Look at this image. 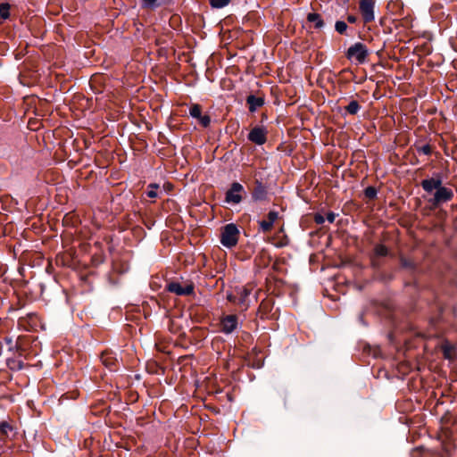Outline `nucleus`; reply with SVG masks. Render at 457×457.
Listing matches in <instances>:
<instances>
[{
	"label": "nucleus",
	"mask_w": 457,
	"mask_h": 457,
	"mask_svg": "<svg viewBox=\"0 0 457 457\" xmlns=\"http://www.w3.org/2000/svg\"><path fill=\"white\" fill-rule=\"evenodd\" d=\"M368 56L369 50L367 46L361 42H356L352 45L345 53V57L351 62H355L357 64L366 62Z\"/></svg>",
	"instance_id": "obj_1"
},
{
	"label": "nucleus",
	"mask_w": 457,
	"mask_h": 457,
	"mask_svg": "<svg viewBox=\"0 0 457 457\" xmlns=\"http://www.w3.org/2000/svg\"><path fill=\"white\" fill-rule=\"evenodd\" d=\"M239 230L237 227L229 223L222 228L220 235V243L228 248L235 246L238 242Z\"/></svg>",
	"instance_id": "obj_2"
},
{
	"label": "nucleus",
	"mask_w": 457,
	"mask_h": 457,
	"mask_svg": "<svg viewBox=\"0 0 457 457\" xmlns=\"http://www.w3.org/2000/svg\"><path fill=\"white\" fill-rule=\"evenodd\" d=\"M375 0H360L359 10L365 24L370 23L375 20Z\"/></svg>",
	"instance_id": "obj_3"
},
{
	"label": "nucleus",
	"mask_w": 457,
	"mask_h": 457,
	"mask_svg": "<svg viewBox=\"0 0 457 457\" xmlns=\"http://www.w3.org/2000/svg\"><path fill=\"white\" fill-rule=\"evenodd\" d=\"M244 187L238 182H233L225 195V202L238 204L243 200Z\"/></svg>",
	"instance_id": "obj_4"
},
{
	"label": "nucleus",
	"mask_w": 457,
	"mask_h": 457,
	"mask_svg": "<svg viewBox=\"0 0 457 457\" xmlns=\"http://www.w3.org/2000/svg\"><path fill=\"white\" fill-rule=\"evenodd\" d=\"M453 191L446 187L441 186L434 194L433 197L429 200L434 207H438L444 203L450 202L453 198Z\"/></svg>",
	"instance_id": "obj_5"
},
{
	"label": "nucleus",
	"mask_w": 457,
	"mask_h": 457,
	"mask_svg": "<svg viewBox=\"0 0 457 457\" xmlns=\"http://www.w3.org/2000/svg\"><path fill=\"white\" fill-rule=\"evenodd\" d=\"M268 131L264 127L256 126L251 129L248 134V140L258 145H262L267 141Z\"/></svg>",
	"instance_id": "obj_6"
},
{
	"label": "nucleus",
	"mask_w": 457,
	"mask_h": 457,
	"mask_svg": "<svg viewBox=\"0 0 457 457\" xmlns=\"http://www.w3.org/2000/svg\"><path fill=\"white\" fill-rule=\"evenodd\" d=\"M420 186L425 192L430 194L443 186L442 177L439 173H436L433 177L423 179Z\"/></svg>",
	"instance_id": "obj_7"
},
{
	"label": "nucleus",
	"mask_w": 457,
	"mask_h": 457,
	"mask_svg": "<svg viewBox=\"0 0 457 457\" xmlns=\"http://www.w3.org/2000/svg\"><path fill=\"white\" fill-rule=\"evenodd\" d=\"M167 289L170 293H174L177 295H189L194 292L193 284H187L182 286L179 282H170L167 286Z\"/></svg>",
	"instance_id": "obj_8"
},
{
	"label": "nucleus",
	"mask_w": 457,
	"mask_h": 457,
	"mask_svg": "<svg viewBox=\"0 0 457 457\" xmlns=\"http://www.w3.org/2000/svg\"><path fill=\"white\" fill-rule=\"evenodd\" d=\"M237 315H226L220 320L221 331L225 334H230L237 328Z\"/></svg>",
	"instance_id": "obj_9"
},
{
	"label": "nucleus",
	"mask_w": 457,
	"mask_h": 457,
	"mask_svg": "<svg viewBox=\"0 0 457 457\" xmlns=\"http://www.w3.org/2000/svg\"><path fill=\"white\" fill-rule=\"evenodd\" d=\"M278 212L276 211H270L267 215V220H259L258 224L260 227V229L263 233L270 232L272 228L275 221L278 219Z\"/></svg>",
	"instance_id": "obj_10"
},
{
	"label": "nucleus",
	"mask_w": 457,
	"mask_h": 457,
	"mask_svg": "<svg viewBox=\"0 0 457 457\" xmlns=\"http://www.w3.org/2000/svg\"><path fill=\"white\" fill-rule=\"evenodd\" d=\"M268 192L266 187L262 181L256 179L252 192V197L254 201H264L267 199Z\"/></svg>",
	"instance_id": "obj_11"
},
{
	"label": "nucleus",
	"mask_w": 457,
	"mask_h": 457,
	"mask_svg": "<svg viewBox=\"0 0 457 457\" xmlns=\"http://www.w3.org/2000/svg\"><path fill=\"white\" fill-rule=\"evenodd\" d=\"M273 309V303L270 299L262 300L258 308V315L261 319L268 318Z\"/></svg>",
	"instance_id": "obj_12"
},
{
	"label": "nucleus",
	"mask_w": 457,
	"mask_h": 457,
	"mask_svg": "<svg viewBox=\"0 0 457 457\" xmlns=\"http://www.w3.org/2000/svg\"><path fill=\"white\" fill-rule=\"evenodd\" d=\"M246 104H248L249 111L253 112L264 104V99L262 97L250 95L246 97Z\"/></svg>",
	"instance_id": "obj_13"
},
{
	"label": "nucleus",
	"mask_w": 457,
	"mask_h": 457,
	"mask_svg": "<svg viewBox=\"0 0 457 457\" xmlns=\"http://www.w3.org/2000/svg\"><path fill=\"white\" fill-rule=\"evenodd\" d=\"M102 363L110 370H113L118 362L112 353L104 352L101 355Z\"/></svg>",
	"instance_id": "obj_14"
},
{
	"label": "nucleus",
	"mask_w": 457,
	"mask_h": 457,
	"mask_svg": "<svg viewBox=\"0 0 457 457\" xmlns=\"http://www.w3.org/2000/svg\"><path fill=\"white\" fill-rule=\"evenodd\" d=\"M307 21L313 23L314 29H320L324 27V21L320 13L310 12L306 17Z\"/></svg>",
	"instance_id": "obj_15"
},
{
	"label": "nucleus",
	"mask_w": 457,
	"mask_h": 457,
	"mask_svg": "<svg viewBox=\"0 0 457 457\" xmlns=\"http://www.w3.org/2000/svg\"><path fill=\"white\" fill-rule=\"evenodd\" d=\"M12 430L13 427L9 422L2 421L0 423V441L5 442Z\"/></svg>",
	"instance_id": "obj_16"
},
{
	"label": "nucleus",
	"mask_w": 457,
	"mask_h": 457,
	"mask_svg": "<svg viewBox=\"0 0 457 457\" xmlns=\"http://www.w3.org/2000/svg\"><path fill=\"white\" fill-rule=\"evenodd\" d=\"M252 288H249L248 287H242L238 288L237 294L239 295L238 298V304L245 305V308L248 307V304L246 303V299L251 294Z\"/></svg>",
	"instance_id": "obj_17"
},
{
	"label": "nucleus",
	"mask_w": 457,
	"mask_h": 457,
	"mask_svg": "<svg viewBox=\"0 0 457 457\" xmlns=\"http://www.w3.org/2000/svg\"><path fill=\"white\" fill-rule=\"evenodd\" d=\"M415 149L418 154H423L425 155H430L433 152V147L429 144L425 145H415Z\"/></svg>",
	"instance_id": "obj_18"
},
{
	"label": "nucleus",
	"mask_w": 457,
	"mask_h": 457,
	"mask_svg": "<svg viewBox=\"0 0 457 457\" xmlns=\"http://www.w3.org/2000/svg\"><path fill=\"white\" fill-rule=\"evenodd\" d=\"M374 253L376 256L384 257L388 254V248L385 245L379 244L375 246Z\"/></svg>",
	"instance_id": "obj_19"
},
{
	"label": "nucleus",
	"mask_w": 457,
	"mask_h": 457,
	"mask_svg": "<svg viewBox=\"0 0 457 457\" xmlns=\"http://www.w3.org/2000/svg\"><path fill=\"white\" fill-rule=\"evenodd\" d=\"M159 185L155 183L149 184L147 187L146 195L150 198H156L158 196Z\"/></svg>",
	"instance_id": "obj_20"
},
{
	"label": "nucleus",
	"mask_w": 457,
	"mask_h": 457,
	"mask_svg": "<svg viewBox=\"0 0 457 457\" xmlns=\"http://www.w3.org/2000/svg\"><path fill=\"white\" fill-rule=\"evenodd\" d=\"M360 104L357 101L355 100H353L351 101L348 105L345 107V110L347 111L348 113L350 114H356L358 112V111L360 110Z\"/></svg>",
	"instance_id": "obj_21"
},
{
	"label": "nucleus",
	"mask_w": 457,
	"mask_h": 457,
	"mask_svg": "<svg viewBox=\"0 0 457 457\" xmlns=\"http://www.w3.org/2000/svg\"><path fill=\"white\" fill-rule=\"evenodd\" d=\"M10 4L7 3L0 4V17L4 20L10 16Z\"/></svg>",
	"instance_id": "obj_22"
},
{
	"label": "nucleus",
	"mask_w": 457,
	"mask_h": 457,
	"mask_svg": "<svg viewBox=\"0 0 457 457\" xmlns=\"http://www.w3.org/2000/svg\"><path fill=\"white\" fill-rule=\"evenodd\" d=\"M347 28L348 26L345 21H337L335 23V29L340 35H345L346 33Z\"/></svg>",
	"instance_id": "obj_23"
},
{
	"label": "nucleus",
	"mask_w": 457,
	"mask_h": 457,
	"mask_svg": "<svg viewBox=\"0 0 457 457\" xmlns=\"http://www.w3.org/2000/svg\"><path fill=\"white\" fill-rule=\"evenodd\" d=\"M231 0H209L212 8L220 9L227 6Z\"/></svg>",
	"instance_id": "obj_24"
},
{
	"label": "nucleus",
	"mask_w": 457,
	"mask_h": 457,
	"mask_svg": "<svg viewBox=\"0 0 457 457\" xmlns=\"http://www.w3.org/2000/svg\"><path fill=\"white\" fill-rule=\"evenodd\" d=\"M189 113L193 118L198 119L202 115V108L199 104H193L189 109Z\"/></svg>",
	"instance_id": "obj_25"
},
{
	"label": "nucleus",
	"mask_w": 457,
	"mask_h": 457,
	"mask_svg": "<svg viewBox=\"0 0 457 457\" xmlns=\"http://www.w3.org/2000/svg\"><path fill=\"white\" fill-rule=\"evenodd\" d=\"M378 190L374 187H368L364 189V195L366 198L372 200L377 197Z\"/></svg>",
	"instance_id": "obj_26"
},
{
	"label": "nucleus",
	"mask_w": 457,
	"mask_h": 457,
	"mask_svg": "<svg viewBox=\"0 0 457 457\" xmlns=\"http://www.w3.org/2000/svg\"><path fill=\"white\" fill-rule=\"evenodd\" d=\"M143 7L154 9L159 6V0H142Z\"/></svg>",
	"instance_id": "obj_27"
},
{
	"label": "nucleus",
	"mask_w": 457,
	"mask_h": 457,
	"mask_svg": "<svg viewBox=\"0 0 457 457\" xmlns=\"http://www.w3.org/2000/svg\"><path fill=\"white\" fill-rule=\"evenodd\" d=\"M442 349H443L444 357L445 359L451 360L453 358L452 353L453 351V347L449 345H444Z\"/></svg>",
	"instance_id": "obj_28"
},
{
	"label": "nucleus",
	"mask_w": 457,
	"mask_h": 457,
	"mask_svg": "<svg viewBox=\"0 0 457 457\" xmlns=\"http://www.w3.org/2000/svg\"><path fill=\"white\" fill-rule=\"evenodd\" d=\"M197 120L204 128H207L211 123V118L209 115H201Z\"/></svg>",
	"instance_id": "obj_29"
},
{
	"label": "nucleus",
	"mask_w": 457,
	"mask_h": 457,
	"mask_svg": "<svg viewBox=\"0 0 457 457\" xmlns=\"http://www.w3.org/2000/svg\"><path fill=\"white\" fill-rule=\"evenodd\" d=\"M313 220H314L316 224L321 225L325 221V217L322 214H320V213H316L314 215V219Z\"/></svg>",
	"instance_id": "obj_30"
},
{
	"label": "nucleus",
	"mask_w": 457,
	"mask_h": 457,
	"mask_svg": "<svg viewBox=\"0 0 457 457\" xmlns=\"http://www.w3.org/2000/svg\"><path fill=\"white\" fill-rule=\"evenodd\" d=\"M401 264L404 268H412L413 267L412 262L405 258H401Z\"/></svg>",
	"instance_id": "obj_31"
},
{
	"label": "nucleus",
	"mask_w": 457,
	"mask_h": 457,
	"mask_svg": "<svg viewBox=\"0 0 457 457\" xmlns=\"http://www.w3.org/2000/svg\"><path fill=\"white\" fill-rule=\"evenodd\" d=\"M346 20H347V21H348L349 23H351V24H354V23H356V22H357L358 18H357V16H355V15H353V14H349V15H347Z\"/></svg>",
	"instance_id": "obj_32"
},
{
	"label": "nucleus",
	"mask_w": 457,
	"mask_h": 457,
	"mask_svg": "<svg viewBox=\"0 0 457 457\" xmlns=\"http://www.w3.org/2000/svg\"><path fill=\"white\" fill-rule=\"evenodd\" d=\"M336 219V214L334 212H328L325 218L329 223H333Z\"/></svg>",
	"instance_id": "obj_33"
},
{
	"label": "nucleus",
	"mask_w": 457,
	"mask_h": 457,
	"mask_svg": "<svg viewBox=\"0 0 457 457\" xmlns=\"http://www.w3.org/2000/svg\"><path fill=\"white\" fill-rule=\"evenodd\" d=\"M228 300L230 301V302H235L236 301V297L233 296L232 295H228Z\"/></svg>",
	"instance_id": "obj_34"
}]
</instances>
